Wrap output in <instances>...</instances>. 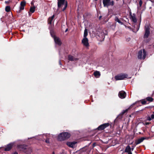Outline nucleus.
<instances>
[{"instance_id": "obj_32", "label": "nucleus", "mask_w": 154, "mask_h": 154, "mask_svg": "<svg viewBox=\"0 0 154 154\" xmlns=\"http://www.w3.org/2000/svg\"><path fill=\"white\" fill-rule=\"evenodd\" d=\"M143 3L142 1L141 0H140L139 2V4L140 7H141L142 6Z\"/></svg>"}, {"instance_id": "obj_36", "label": "nucleus", "mask_w": 154, "mask_h": 154, "mask_svg": "<svg viewBox=\"0 0 154 154\" xmlns=\"http://www.w3.org/2000/svg\"><path fill=\"white\" fill-rule=\"evenodd\" d=\"M150 117L152 119H154V114H152L151 115Z\"/></svg>"}, {"instance_id": "obj_35", "label": "nucleus", "mask_w": 154, "mask_h": 154, "mask_svg": "<svg viewBox=\"0 0 154 154\" xmlns=\"http://www.w3.org/2000/svg\"><path fill=\"white\" fill-rule=\"evenodd\" d=\"M11 2V1H10V0H9V1H5V2L6 4H8L9 3H10Z\"/></svg>"}, {"instance_id": "obj_19", "label": "nucleus", "mask_w": 154, "mask_h": 154, "mask_svg": "<svg viewBox=\"0 0 154 154\" xmlns=\"http://www.w3.org/2000/svg\"><path fill=\"white\" fill-rule=\"evenodd\" d=\"M54 15H53L51 17H49L48 20V24H51L52 21L53 20L54 17Z\"/></svg>"}, {"instance_id": "obj_45", "label": "nucleus", "mask_w": 154, "mask_h": 154, "mask_svg": "<svg viewBox=\"0 0 154 154\" xmlns=\"http://www.w3.org/2000/svg\"><path fill=\"white\" fill-rule=\"evenodd\" d=\"M30 12L29 11V12H28V13H29V15L30 16H31V14L30 13Z\"/></svg>"}, {"instance_id": "obj_10", "label": "nucleus", "mask_w": 154, "mask_h": 154, "mask_svg": "<svg viewBox=\"0 0 154 154\" xmlns=\"http://www.w3.org/2000/svg\"><path fill=\"white\" fill-rule=\"evenodd\" d=\"M118 96L120 98L124 99L126 97V93L124 91H121L119 92Z\"/></svg>"}, {"instance_id": "obj_41", "label": "nucleus", "mask_w": 154, "mask_h": 154, "mask_svg": "<svg viewBox=\"0 0 154 154\" xmlns=\"http://www.w3.org/2000/svg\"><path fill=\"white\" fill-rule=\"evenodd\" d=\"M59 64H60V65H61L62 64H61V61H60V60L59 61Z\"/></svg>"}, {"instance_id": "obj_15", "label": "nucleus", "mask_w": 154, "mask_h": 154, "mask_svg": "<svg viewBox=\"0 0 154 154\" xmlns=\"http://www.w3.org/2000/svg\"><path fill=\"white\" fill-rule=\"evenodd\" d=\"M54 40L55 43L59 45L60 46L62 45V43L59 38L55 37Z\"/></svg>"}, {"instance_id": "obj_49", "label": "nucleus", "mask_w": 154, "mask_h": 154, "mask_svg": "<svg viewBox=\"0 0 154 154\" xmlns=\"http://www.w3.org/2000/svg\"><path fill=\"white\" fill-rule=\"evenodd\" d=\"M134 148H132V150H133Z\"/></svg>"}, {"instance_id": "obj_1", "label": "nucleus", "mask_w": 154, "mask_h": 154, "mask_svg": "<svg viewBox=\"0 0 154 154\" xmlns=\"http://www.w3.org/2000/svg\"><path fill=\"white\" fill-rule=\"evenodd\" d=\"M18 148L20 150L23 152L24 153L28 154L32 152V149L25 145H20L18 146Z\"/></svg>"}, {"instance_id": "obj_3", "label": "nucleus", "mask_w": 154, "mask_h": 154, "mask_svg": "<svg viewBox=\"0 0 154 154\" xmlns=\"http://www.w3.org/2000/svg\"><path fill=\"white\" fill-rule=\"evenodd\" d=\"M57 7L58 8H60L62 5H64V6L62 10L63 11H64L67 7V2L65 0H57Z\"/></svg>"}, {"instance_id": "obj_48", "label": "nucleus", "mask_w": 154, "mask_h": 154, "mask_svg": "<svg viewBox=\"0 0 154 154\" xmlns=\"http://www.w3.org/2000/svg\"><path fill=\"white\" fill-rule=\"evenodd\" d=\"M31 4V5H32V4H33V3L32 2Z\"/></svg>"}, {"instance_id": "obj_22", "label": "nucleus", "mask_w": 154, "mask_h": 154, "mask_svg": "<svg viewBox=\"0 0 154 154\" xmlns=\"http://www.w3.org/2000/svg\"><path fill=\"white\" fill-rule=\"evenodd\" d=\"M131 148L130 146L128 145L126 147L125 150V152H128L131 151Z\"/></svg>"}, {"instance_id": "obj_39", "label": "nucleus", "mask_w": 154, "mask_h": 154, "mask_svg": "<svg viewBox=\"0 0 154 154\" xmlns=\"http://www.w3.org/2000/svg\"><path fill=\"white\" fill-rule=\"evenodd\" d=\"M130 16V17H131V16H132L133 15H132V13L131 12H130L129 13Z\"/></svg>"}, {"instance_id": "obj_11", "label": "nucleus", "mask_w": 154, "mask_h": 154, "mask_svg": "<svg viewBox=\"0 0 154 154\" xmlns=\"http://www.w3.org/2000/svg\"><path fill=\"white\" fill-rule=\"evenodd\" d=\"M148 137H141V138L137 140L135 142L136 145H137L142 142L144 140L148 139Z\"/></svg>"}, {"instance_id": "obj_9", "label": "nucleus", "mask_w": 154, "mask_h": 154, "mask_svg": "<svg viewBox=\"0 0 154 154\" xmlns=\"http://www.w3.org/2000/svg\"><path fill=\"white\" fill-rule=\"evenodd\" d=\"M150 34V28L148 26H145V33L144 35V38H147Z\"/></svg>"}, {"instance_id": "obj_29", "label": "nucleus", "mask_w": 154, "mask_h": 154, "mask_svg": "<svg viewBox=\"0 0 154 154\" xmlns=\"http://www.w3.org/2000/svg\"><path fill=\"white\" fill-rule=\"evenodd\" d=\"M26 2L25 1H22L20 3V6H25L26 5Z\"/></svg>"}, {"instance_id": "obj_16", "label": "nucleus", "mask_w": 154, "mask_h": 154, "mask_svg": "<svg viewBox=\"0 0 154 154\" xmlns=\"http://www.w3.org/2000/svg\"><path fill=\"white\" fill-rule=\"evenodd\" d=\"M128 111V109H126L125 110H123L121 113L117 117V118L121 119L122 118V116L126 112H127Z\"/></svg>"}, {"instance_id": "obj_7", "label": "nucleus", "mask_w": 154, "mask_h": 154, "mask_svg": "<svg viewBox=\"0 0 154 154\" xmlns=\"http://www.w3.org/2000/svg\"><path fill=\"white\" fill-rule=\"evenodd\" d=\"M109 126L111 127V125L109 123H104L99 126L96 129L99 131H102Z\"/></svg>"}, {"instance_id": "obj_13", "label": "nucleus", "mask_w": 154, "mask_h": 154, "mask_svg": "<svg viewBox=\"0 0 154 154\" xmlns=\"http://www.w3.org/2000/svg\"><path fill=\"white\" fill-rule=\"evenodd\" d=\"M13 143H11L7 145L5 148V150L6 151H9L12 148L13 146Z\"/></svg>"}, {"instance_id": "obj_8", "label": "nucleus", "mask_w": 154, "mask_h": 154, "mask_svg": "<svg viewBox=\"0 0 154 154\" xmlns=\"http://www.w3.org/2000/svg\"><path fill=\"white\" fill-rule=\"evenodd\" d=\"M5 18L8 21H14V19L13 17L12 14L11 12L9 13L7 15L5 16Z\"/></svg>"}, {"instance_id": "obj_42", "label": "nucleus", "mask_w": 154, "mask_h": 154, "mask_svg": "<svg viewBox=\"0 0 154 154\" xmlns=\"http://www.w3.org/2000/svg\"><path fill=\"white\" fill-rule=\"evenodd\" d=\"M128 154H132V153L131 151L128 152Z\"/></svg>"}, {"instance_id": "obj_20", "label": "nucleus", "mask_w": 154, "mask_h": 154, "mask_svg": "<svg viewBox=\"0 0 154 154\" xmlns=\"http://www.w3.org/2000/svg\"><path fill=\"white\" fill-rule=\"evenodd\" d=\"M114 20L115 21L118 22L120 25H122L123 24V23L121 22V20L117 16L115 17Z\"/></svg>"}, {"instance_id": "obj_43", "label": "nucleus", "mask_w": 154, "mask_h": 154, "mask_svg": "<svg viewBox=\"0 0 154 154\" xmlns=\"http://www.w3.org/2000/svg\"><path fill=\"white\" fill-rule=\"evenodd\" d=\"M68 29L67 28V29H66L65 31V32H66L68 31Z\"/></svg>"}, {"instance_id": "obj_46", "label": "nucleus", "mask_w": 154, "mask_h": 154, "mask_svg": "<svg viewBox=\"0 0 154 154\" xmlns=\"http://www.w3.org/2000/svg\"><path fill=\"white\" fill-rule=\"evenodd\" d=\"M52 154H54V152H52Z\"/></svg>"}, {"instance_id": "obj_2", "label": "nucleus", "mask_w": 154, "mask_h": 154, "mask_svg": "<svg viewBox=\"0 0 154 154\" xmlns=\"http://www.w3.org/2000/svg\"><path fill=\"white\" fill-rule=\"evenodd\" d=\"M70 136V134L68 132L62 133L58 135L57 139L59 141H62L69 138Z\"/></svg>"}, {"instance_id": "obj_34", "label": "nucleus", "mask_w": 154, "mask_h": 154, "mask_svg": "<svg viewBox=\"0 0 154 154\" xmlns=\"http://www.w3.org/2000/svg\"><path fill=\"white\" fill-rule=\"evenodd\" d=\"M45 142L47 143H50L49 139V138H47L45 140Z\"/></svg>"}, {"instance_id": "obj_21", "label": "nucleus", "mask_w": 154, "mask_h": 154, "mask_svg": "<svg viewBox=\"0 0 154 154\" xmlns=\"http://www.w3.org/2000/svg\"><path fill=\"white\" fill-rule=\"evenodd\" d=\"M94 76L97 78L99 77L100 75V72L96 71L94 73Z\"/></svg>"}, {"instance_id": "obj_6", "label": "nucleus", "mask_w": 154, "mask_h": 154, "mask_svg": "<svg viewBox=\"0 0 154 154\" xmlns=\"http://www.w3.org/2000/svg\"><path fill=\"white\" fill-rule=\"evenodd\" d=\"M103 3L104 7H108L109 6H113L114 2L113 0H103Z\"/></svg>"}, {"instance_id": "obj_28", "label": "nucleus", "mask_w": 154, "mask_h": 154, "mask_svg": "<svg viewBox=\"0 0 154 154\" xmlns=\"http://www.w3.org/2000/svg\"><path fill=\"white\" fill-rule=\"evenodd\" d=\"M141 22V17H140V19L139 23V24L138 25H137V27L136 28V30L137 31H138L139 29Z\"/></svg>"}, {"instance_id": "obj_17", "label": "nucleus", "mask_w": 154, "mask_h": 154, "mask_svg": "<svg viewBox=\"0 0 154 154\" xmlns=\"http://www.w3.org/2000/svg\"><path fill=\"white\" fill-rule=\"evenodd\" d=\"M140 102H141V104L143 105H145L147 104V101L145 99L141 100L140 101H138L136 102V103H138L139 104Z\"/></svg>"}, {"instance_id": "obj_26", "label": "nucleus", "mask_w": 154, "mask_h": 154, "mask_svg": "<svg viewBox=\"0 0 154 154\" xmlns=\"http://www.w3.org/2000/svg\"><path fill=\"white\" fill-rule=\"evenodd\" d=\"M68 59L70 61H73L74 60L73 56L70 55L68 56Z\"/></svg>"}, {"instance_id": "obj_23", "label": "nucleus", "mask_w": 154, "mask_h": 154, "mask_svg": "<svg viewBox=\"0 0 154 154\" xmlns=\"http://www.w3.org/2000/svg\"><path fill=\"white\" fill-rule=\"evenodd\" d=\"M146 101L150 102H152L153 101V98L151 97H146L145 99Z\"/></svg>"}, {"instance_id": "obj_25", "label": "nucleus", "mask_w": 154, "mask_h": 154, "mask_svg": "<svg viewBox=\"0 0 154 154\" xmlns=\"http://www.w3.org/2000/svg\"><path fill=\"white\" fill-rule=\"evenodd\" d=\"M11 10L10 7L9 6H6L5 8V10L7 12H9L10 13V11Z\"/></svg>"}, {"instance_id": "obj_18", "label": "nucleus", "mask_w": 154, "mask_h": 154, "mask_svg": "<svg viewBox=\"0 0 154 154\" xmlns=\"http://www.w3.org/2000/svg\"><path fill=\"white\" fill-rule=\"evenodd\" d=\"M130 18L131 19L132 21L134 23H136L137 22V18L135 17V14H133V15L131 16L130 17Z\"/></svg>"}, {"instance_id": "obj_12", "label": "nucleus", "mask_w": 154, "mask_h": 154, "mask_svg": "<svg viewBox=\"0 0 154 154\" xmlns=\"http://www.w3.org/2000/svg\"><path fill=\"white\" fill-rule=\"evenodd\" d=\"M88 41V39L87 38H84L82 40V42L85 46L87 47L89 46Z\"/></svg>"}, {"instance_id": "obj_4", "label": "nucleus", "mask_w": 154, "mask_h": 154, "mask_svg": "<svg viewBox=\"0 0 154 154\" xmlns=\"http://www.w3.org/2000/svg\"><path fill=\"white\" fill-rule=\"evenodd\" d=\"M128 75L126 73H121L118 74L115 76V79L116 80H125L127 78Z\"/></svg>"}, {"instance_id": "obj_14", "label": "nucleus", "mask_w": 154, "mask_h": 154, "mask_svg": "<svg viewBox=\"0 0 154 154\" xmlns=\"http://www.w3.org/2000/svg\"><path fill=\"white\" fill-rule=\"evenodd\" d=\"M77 143L75 141L73 142H67L66 143L67 145L69 147L73 148L74 145Z\"/></svg>"}, {"instance_id": "obj_40", "label": "nucleus", "mask_w": 154, "mask_h": 154, "mask_svg": "<svg viewBox=\"0 0 154 154\" xmlns=\"http://www.w3.org/2000/svg\"><path fill=\"white\" fill-rule=\"evenodd\" d=\"M102 16H100L99 17V20H100L101 19V18H102Z\"/></svg>"}, {"instance_id": "obj_38", "label": "nucleus", "mask_w": 154, "mask_h": 154, "mask_svg": "<svg viewBox=\"0 0 154 154\" xmlns=\"http://www.w3.org/2000/svg\"><path fill=\"white\" fill-rule=\"evenodd\" d=\"M150 122H146L145 123V125H148L150 124Z\"/></svg>"}, {"instance_id": "obj_31", "label": "nucleus", "mask_w": 154, "mask_h": 154, "mask_svg": "<svg viewBox=\"0 0 154 154\" xmlns=\"http://www.w3.org/2000/svg\"><path fill=\"white\" fill-rule=\"evenodd\" d=\"M152 120V119H151V118L149 116H147L146 117V120H147V121H151Z\"/></svg>"}, {"instance_id": "obj_33", "label": "nucleus", "mask_w": 154, "mask_h": 154, "mask_svg": "<svg viewBox=\"0 0 154 154\" xmlns=\"http://www.w3.org/2000/svg\"><path fill=\"white\" fill-rule=\"evenodd\" d=\"M101 36H102V40H103L105 38V35H104V34L103 33H101Z\"/></svg>"}, {"instance_id": "obj_5", "label": "nucleus", "mask_w": 154, "mask_h": 154, "mask_svg": "<svg viewBox=\"0 0 154 154\" xmlns=\"http://www.w3.org/2000/svg\"><path fill=\"white\" fill-rule=\"evenodd\" d=\"M146 56V52L144 49L139 51L138 52V58L139 59H141L142 58L143 60L144 59Z\"/></svg>"}, {"instance_id": "obj_37", "label": "nucleus", "mask_w": 154, "mask_h": 154, "mask_svg": "<svg viewBox=\"0 0 154 154\" xmlns=\"http://www.w3.org/2000/svg\"><path fill=\"white\" fill-rule=\"evenodd\" d=\"M131 39L130 38H128L126 39V41L127 42H129Z\"/></svg>"}, {"instance_id": "obj_47", "label": "nucleus", "mask_w": 154, "mask_h": 154, "mask_svg": "<svg viewBox=\"0 0 154 154\" xmlns=\"http://www.w3.org/2000/svg\"><path fill=\"white\" fill-rule=\"evenodd\" d=\"M146 108H149V107H146Z\"/></svg>"}, {"instance_id": "obj_50", "label": "nucleus", "mask_w": 154, "mask_h": 154, "mask_svg": "<svg viewBox=\"0 0 154 154\" xmlns=\"http://www.w3.org/2000/svg\"><path fill=\"white\" fill-rule=\"evenodd\" d=\"M95 1H97L98 0H94Z\"/></svg>"}, {"instance_id": "obj_27", "label": "nucleus", "mask_w": 154, "mask_h": 154, "mask_svg": "<svg viewBox=\"0 0 154 154\" xmlns=\"http://www.w3.org/2000/svg\"><path fill=\"white\" fill-rule=\"evenodd\" d=\"M88 35V30L87 29H85L84 30V37L86 38L87 36Z\"/></svg>"}, {"instance_id": "obj_30", "label": "nucleus", "mask_w": 154, "mask_h": 154, "mask_svg": "<svg viewBox=\"0 0 154 154\" xmlns=\"http://www.w3.org/2000/svg\"><path fill=\"white\" fill-rule=\"evenodd\" d=\"M24 6H20V9L18 11V12L20 13L21 12V11L24 10Z\"/></svg>"}, {"instance_id": "obj_24", "label": "nucleus", "mask_w": 154, "mask_h": 154, "mask_svg": "<svg viewBox=\"0 0 154 154\" xmlns=\"http://www.w3.org/2000/svg\"><path fill=\"white\" fill-rule=\"evenodd\" d=\"M35 7L34 6L33 7H31L29 9V12L31 13H33L35 11Z\"/></svg>"}, {"instance_id": "obj_44", "label": "nucleus", "mask_w": 154, "mask_h": 154, "mask_svg": "<svg viewBox=\"0 0 154 154\" xmlns=\"http://www.w3.org/2000/svg\"><path fill=\"white\" fill-rule=\"evenodd\" d=\"M13 154H18L17 152H15Z\"/></svg>"}, {"instance_id": "obj_51", "label": "nucleus", "mask_w": 154, "mask_h": 154, "mask_svg": "<svg viewBox=\"0 0 154 154\" xmlns=\"http://www.w3.org/2000/svg\"><path fill=\"white\" fill-rule=\"evenodd\" d=\"M153 113L154 114V111L153 112Z\"/></svg>"}]
</instances>
